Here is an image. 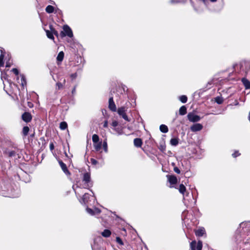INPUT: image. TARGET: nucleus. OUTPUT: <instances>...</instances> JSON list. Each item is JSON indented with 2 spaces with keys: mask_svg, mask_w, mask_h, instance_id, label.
Segmentation results:
<instances>
[{
  "mask_svg": "<svg viewBox=\"0 0 250 250\" xmlns=\"http://www.w3.org/2000/svg\"><path fill=\"white\" fill-rule=\"evenodd\" d=\"M60 36L62 37H64L66 36L71 38L73 37V32L71 29L67 25H64L63 26V31H61Z\"/></svg>",
  "mask_w": 250,
  "mask_h": 250,
  "instance_id": "f257e3e1",
  "label": "nucleus"
},
{
  "mask_svg": "<svg viewBox=\"0 0 250 250\" xmlns=\"http://www.w3.org/2000/svg\"><path fill=\"white\" fill-rule=\"evenodd\" d=\"M90 191L91 193V194L87 193H85L82 199V201L84 204H86L88 203L89 201H90V198H92V199L93 200H95V197H94V193L92 192L91 190H90Z\"/></svg>",
  "mask_w": 250,
  "mask_h": 250,
  "instance_id": "20e7f679",
  "label": "nucleus"
},
{
  "mask_svg": "<svg viewBox=\"0 0 250 250\" xmlns=\"http://www.w3.org/2000/svg\"><path fill=\"white\" fill-rule=\"evenodd\" d=\"M180 1H181V0H171V3L179 2Z\"/></svg>",
  "mask_w": 250,
  "mask_h": 250,
  "instance_id": "09e8293b",
  "label": "nucleus"
},
{
  "mask_svg": "<svg viewBox=\"0 0 250 250\" xmlns=\"http://www.w3.org/2000/svg\"><path fill=\"white\" fill-rule=\"evenodd\" d=\"M108 126V122L107 120L105 121L103 124V127L106 128Z\"/></svg>",
  "mask_w": 250,
  "mask_h": 250,
  "instance_id": "c03bdc74",
  "label": "nucleus"
},
{
  "mask_svg": "<svg viewBox=\"0 0 250 250\" xmlns=\"http://www.w3.org/2000/svg\"><path fill=\"white\" fill-rule=\"evenodd\" d=\"M64 58V53L62 51H61L59 53L57 57V60L58 62H61L63 60Z\"/></svg>",
  "mask_w": 250,
  "mask_h": 250,
  "instance_id": "aec40b11",
  "label": "nucleus"
},
{
  "mask_svg": "<svg viewBox=\"0 0 250 250\" xmlns=\"http://www.w3.org/2000/svg\"><path fill=\"white\" fill-rule=\"evenodd\" d=\"M94 147L96 151H99L102 148V142H98L93 144Z\"/></svg>",
  "mask_w": 250,
  "mask_h": 250,
  "instance_id": "f3484780",
  "label": "nucleus"
},
{
  "mask_svg": "<svg viewBox=\"0 0 250 250\" xmlns=\"http://www.w3.org/2000/svg\"><path fill=\"white\" fill-rule=\"evenodd\" d=\"M4 53L2 52L1 54L0 55V67L3 66V58H4Z\"/></svg>",
  "mask_w": 250,
  "mask_h": 250,
  "instance_id": "2f4dec72",
  "label": "nucleus"
},
{
  "mask_svg": "<svg viewBox=\"0 0 250 250\" xmlns=\"http://www.w3.org/2000/svg\"><path fill=\"white\" fill-rule=\"evenodd\" d=\"M102 145H103V147L104 151L105 152H107L108 148H107V142H106V139H105V140H104V141L103 144Z\"/></svg>",
  "mask_w": 250,
  "mask_h": 250,
  "instance_id": "c85d7f7f",
  "label": "nucleus"
},
{
  "mask_svg": "<svg viewBox=\"0 0 250 250\" xmlns=\"http://www.w3.org/2000/svg\"><path fill=\"white\" fill-rule=\"evenodd\" d=\"M202 242L198 241L197 244L196 241H192L190 244V247L191 250H202Z\"/></svg>",
  "mask_w": 250,
  "mask_h": 250,
  "instance_id": "7ed1b4c3",
  "label": "nucleus"
},
{
  "mask_svg": "<svg viewBox=\"0 0 250 250\" xmlns=\"http://www.w3.org/2000/svg\"><path fill=\"white\" fill-rule=\"evenodd\" d=\"M187 117L190 122L193 123L197 122L201 119V118L199 116L197 115L192 112L188 113L187 115Z\"/></svg>",
  "mask_w": 250,
  "mask_h": 250,
  "instance_id": "39448f33",
  "label": "nucleus"
},
{
  "mask_svg": "<svg viewBox=\"0 0 250 250\" xmlns=\"http://www.w3.org/2000/svg\"><path fill=\"white\" fill-rule=\"evenodd\" d=\"M71 93H72V94L73 95H74L75 94V93H76V86H75V87L73 88V89H72V90Z\"/></svg>",
  "mask_w": 250,
  "mask_h": 250,
  "instance_id": "de8ad7c7",
  "label": "nucleus"
},
{
  "mask_svg": "<svg viewBox=\"0 0 250 250\" xmlns=\"http://www.w3.org/2000/svg\"><path fill=\"white\" fill-rule=\"evenodd\" d=\"M5 153L7 154L9 157H14L16 155V152L15 151H5Z\"/></svg>",
  "mask_w": 250,
  "mask_h": 250,
  "instance_id": "473e14b6",
  "label": "nucleus"
},
{
  "mask_svg": "<svg viewBox=\"0 0 250 250\" xmlns=\"http://www.w3.org/2000/svg\"><path fill=\"white\" fill-rule=\"evenodd\" d=\"M50 150H52L54 148V146L53 143H51L49 145Z\"/></svg>",
  "mask_w": 250,
  "mask_h": 250,
  "instance_id": "49530a36",
  "label": "nucleus"
},
{
  "mask_svg": "<svg viewBox=\"0 0 250 250\" xmlns=\"http://www.w3.org/2000/svg\"><path fill=\"white\" fill-rule=\"evenodd\" d=\"M175 172H176L177 174H180L181 171L180 170L176 167H175L173 169Z\"/></svg>",
  "mask_w": 250,
  "mask_h": 250,
  "instance_id": "79ce46f5",
  "label": "nucleus"
},
{
  "mask_svg": "<svg viewBox=\"0 0 250 250\" xmlns=\"http://www.w3.org/2000/svg\"><path fill=\"white\" fill-rule=\"evenodd\" d=\"M241 82L246 89H250V81L249 80L246 78H243L241 80Z\"/></svg>",
  "mask_w": 250,
  "mask_h": 250,
  "instance_id": "9b49d317",
  "label": "nucleus"
},
{
  "mask_svg": "<svg viewBox=\"0 0 250 250\" xmlns=\"http://www.w3.org/2000/svg\"><path fill=\"white\" fill-rule=\"evenodd\" d=\"M112 128H114L118 126V122L116 121H113L111 124Z\"/></svg>",
  "mask_w": 250,
  "mask_h": 250,
  "instance_id": "58836bf2",
  "label": "nucleus"
},
{
  "mask_svg": "<svg viewBox=\"0 0 250 250\" xmlns=\"http://www.w3.org/2000/svg\"><path fill=\"white\" fill-rule=\"evenodd\" d=\"M203 126L201 124H194L190 126V130L192 132L200 131L202 129Z\"/></svg>",
  "mask_w": 250,
  "mask_h": 250,
  "instance_id": "423d86ee",
  "label": "nucleus"
},
{
  "mask_svg": "<svg viewBox=\"0 0 250 250\" xmlns=\"http://www.w3.org/2000/svg\"><path fill=\"white\" fill-rule=\"evenodd\" d=\"M186 188L185 186L183 184H180V185L179 186V192L184 195L185 192L186 191Z\"/></svg>",
  "mask_w": 250,
  "mask_h": 250,
  "instance_id": "b1692460",
  "label": "nucleus"
},
{
  "mask_svg": "<svg viewBox=\"0 0 250 250\" xmlns=\"http://www.w3.org/2000/svg\"><path fill=\"white\" fill-rule=\"evenodd\" d=\"M6 67H10V65L7 62L6 63Z\"/></svg>",
  "mask_w": 250,
  "mask_h": 250,
  "instance_id": "5fc2aeb1",
  "label": "nucleus"
},
{
  "mask_svg": "<svg viewBox=\"0 0 250 250\" xmlns=\"http://www.w3.org/2000/svg\"><path fill=\"white\" fill-rule=\"evenodd\" d=\"M21 118L23 121L28 123L32 120V115L30 113L25 112L22 115Z\"/></svg>",
  "mask_w": 250,
  "mask_h": 250,
  "instance_id": "0eeeda50",
  "label": "nucleus"
},
{
  "mask_svg": "<svg viewBox=\"0 0 250 250\" xmlns=\"http://www.w3.org/2000/svg\"><path fill=\"white\" fill-rule=\"evenodd\" d=\"M45 32L46 33V36L49 39L53 40H54V37L53 35V33L52 32V31L51 30L49 31L48 30H45Z\"/></svg>",
  "mask_w": 250,
  "mask_h": 250,
  "instance_id": "5701e85b",
  "label": "nucleus"
},
{
  "mask_svg": "<svg viewBox=\"0 0 250 250\" xmlns=\"http://www.w3.org/2000/svg\"><path fill=\"white\" fill-rule=\"evenodd\" d=\"M241 154L238 151L236 150L232 154V156L233 158H236L239 156H240Z\"/></svg>",
  "mask_w": 250,
  "mask_h": 250,
  "instance_id": "4c0bfd02",
  "label": "nucleus"
},
{
  "mask_svg": "<svg viewBox=\"0 0 250 250\" xmlns=\"http://www.w3.org/2000/svg\"><path fill=\"white\" fill-rule=\"evenodd\" d=\"M168 182L172 185H174L177 182V179L174 175H167Z\"/></svg>",
  "mask_w": 250,
  "mask_h": 250,
  "instance_id": "f8f14e48",
  "label": "nucleus"
},
{
  "mask_svg": "<svg viewBox=\"0 0 250 250\" xmlns=\"http://www.w3.org/2000/svg\"><path fill=\"white\" fill-rule=\"evenodd\" d=\"M54 7L50 5H48L45 8L46 12L49 14L53 13L54 12Z\"/></svg>",
  "mask_w": 250,
  "mask_h": 250,
  "instance_id": "4be33fe9",
  "label": "nucleus"
},
{
  "mask_svg": "<svg viewBox=\"0 0 250 250\" xmlns=\"http://www.w3.org/2000/svg\"><path fill=\"white\" fill-rule=\"evenodd\" d=\"M195 235L197 236H202L205 233V230L204 228L199 229L195 232Z\"/></svg>",
  "mask_w": 250,
  "mask_h": 250,
  "instance_id": "ddd939ff",
  "label": "nucleus"
},
{
  "mask_svg": "<svg viewBox=\"0 0 250 250\" xmlns=\"http://www.w3.org/2000/svg\"><path fill=\"white\" fill-rule=\"evenodd\" d=\"M215 102L218 104H221L223 102V99L221 96H217L215 98Z\"/></svg>",
  "mask_w": 250,
  "mask_h": 250,
  "instance_id": "393cba45",
  "label": "nucleus"
},
{
  "mask_svg": "<svg viewBox=\"0 0 250 250\" xmlns=\"http://www.w3.org/2000/svg\"><path fill=\"white\" fill-rule=\"evenodd\" d=\"M172 165L174 166L175 165V164L174 163H172Z\"/></svg>",
  "mask_w": 250,
  "mask_h": 250,
  "instance_id": "bf43d9fd",
  "label": "nucleus"
},
{
  "mask_svg": "<svg viewBox=\"0 0 250 250\" xmlns=\"http://www.w3.org/2000/svg\"><path fill=\"white\" fill-rule=\"evenodd\" d=\"M21 84L22 86L26 84V79L23 75H21Z\"/></svg>",
  "mask_w": 250,
  "mask_h": 250,
  "instance_id": "c756f323",
  "label": "nucleus"
},
{
  "mask_svg": "<svg viewBox=\"0 0 250 250\" xmlns=\"http://www.w3.org/2000/svg\"><path fill=\"white\" fill-rule=\"evenodd\" d=\"M126 108L125 106L119 107L117 110L118 114L121 116L124 120L126 121L129 122L130 120L128 119L126 114Z\"/></svg>",
  "mask_w": 250,
  "mask_h": 250,
  "instance_id": "f03ea898",
  "label": "nucleus"
},
{
  "mask_svg": "<svg viewBox=\"0 0 250 250\" xmlns=\"http://www.w3.org/2000/svg\"><path fill=\"white\" fill-rule=\"evenodd\" d=\"M1 79L3 80V79H4L5 80L6 79V78H5V76H4V74L2 73L1 74Z\"/></svg>",
  "mask_w": 250,
  "mask_h": 250,
  "instance_id": "8fccbe9b",
  "label": "nucleus"
},
{
  "mask_svg": "<svg viewBox=\"0 0 250 250\" xmlns=\"http://www.w3.org/2000/svg\"><path fill=\"white\" fill-rule=\"evenodd\" d=\"M101 234L103 237L107 238L111 235V232L109 229H105L101 233Z\"/></svg>",
  "mask_w": 250,
  "mask_h": 250,
  "instance_id": "dca6fc26",
  "label": "nucleus"
},
{
  "mask_svg": "<svg viewBox=\"0 0 250 250\" xmlns=\"http://www.w3.org/2000/svg\"><path fill=\"white\" fill-rule=\"evenodd\" d=\"M116 241L117 243H118L120 245H121V246L124 245V243H123L122 240L119 237H116Z\"/></svg>",
  "mask_w": 250,
  "mask_h": 250,
  "instance_id": "c9c22d12",
  "label": "nucleus"
},
{
  "mask_svg": "<svg viewBox=\"0 0 250 250\" xmlns=\"http://www.w3.org/2000/svg\"><path fill=\"white\" fill-rule=\"evenodd\" d=\"M109 105L108 107L112 111H116L117 110L116 106L113 101V97H110L109 99Z\"/></svg>",
  "mask_w": 250,
  "mask_h": 250,
  "instance_id": "6e6552de",
  "label": "nucleus"
},
{
  "mask_svg": "<svg viewBox=\"0 0 250 250\" xmlns=\"http://www.w3.org/2000/svg\"><path fill=\"white\" fill-rule=\"evenodd\" d=\"M86 211L89 214L91 215H94V211L92 209L87 208Z\"/></svg>",
  "mask_w": 250,
  "mask_h": 250,
  "instance_id": "e433bc0d",
  "label": "nucleus"
},
{
  "mask_svg": "<svg viewBox=\"0 0 250 250\" xmlns=\"http://www.w3.org/2000/svg\"><path fill=\"white\" fill-rule=\"evenodd\" d=\"M234 104L235 105H239V103L237 101H235Z\"/></svg>",
  "mask_w": 250,
  "mask_h": 250,
  "instance_id": "3c124183",
  "label": "nucleus"
},
{
  "mask_svg": "<svg viewBox=\"0 0 250 250\" xmlns=\"http://www.w3.org/2000/svg\"><path fill=\"white\" fill-rule=\"evenodd\" d=\"M29 128L28 126H24L22 129V133L24 136H26L29 132Z\"/></svg>",
  "mask_w": 250,
  "mask_h": 250,
  "instance_id": "7c9ffc66",
  "label": "nucleus"
},
{
  "mask_svg": "<svg viewBox=\"0 0 250 250\" xmlns=\"http://www.w3.org/2000/svg\"><path fill=\"white\" fill-rule=\"evenodd\" d=\"M179 143V139L178 138H172L170 141V144L172 146H176Z\"/></svg>",
  "mask_w": 250,
  "mask_h": 250,
  "instance_id": "a211bd4d",
  "label": "nucleus"
},
{
  "mask_svg": "<svg viewBox=\"0 0 250 250\" xmlns=\"http://www.w3.org/2000/svg\"><path fill=\"white\" fill-rule=\"evenodd\" d=\"M63 86V83L61 82H58L56 83V89L59 90L62 88Z\"/></svg>",
  "mask_w": 250,
  "mask_h": 250,
  "instance_id": "72a5a7b5",
  "label": "nucleus"
},
{
  "mask_svg": "<svg viewBox=\"0 0 250 250\" xmlns=\"http://www.w3.org/2000/svg\"><path fill=\"white\" fill-rule=\"evenodd\" d=\"M65 79H63V80H62V83H63V85H64V84L65 83Z\"/></svg>",
  "mask_w": 250,
  "mask_h": 250,
  "instance_id": "603ef678",
  "label": "nucleus"
},
{
  "mask_svg": "<svg viewBox=\"0 0 250 250\" xmlns=\"http://www.w3.org/2000/svg\"><path fill=\"white\" fill-rule=\"evenodd\" d=\"M134 145L137 147H141L142 145V141L140 138H135L134 140Z\"/></svg>",
  "mask_w": 250,
  "mask_h": 250,
  "instance_id": "4468645a",
  "label": "nucleus"
},
{
  "mask_svg": "<svg viewBox=\"0 0 250 250\" xmlns=\"http://www.w3.org/2000/svg\"><path fill=\"white\" fill-rule=\"evenodd\" d=\"M242 225H243V223H241L239 225L241 227Z\"/></svg>",
  "mask_w": 250,
  "mask_h": 250,
  "instance_id": "13d9d810",
  "label": "nucleus"
},
{
  "mask_svg": "<svg viewBox=\"0 0 250 250\" xmlns=\"http://www.w3.org/2000/svg\"><path fill=\"white\" fill-rule=\"evenodd\" d=\"M12 71L16 75H18L19 70L17 68H13Z\"/></svg>",
  "mask_w": 250,
  "mask_h": 250,
  "instance_id": "37998d69",
  "label": "nucleus"
},
{
  "mask_svg": "<svg viewBox=\"0 0 250 250\" xmlns=\"http://www.w3.org/2000/svg\"><path fill=\"white\" fill-rule=\"evenodd\" d=\"M74 189V190H75V192L76 194H77V191H76V189Z\"/></svg>",
  "mask_w": 250,
  "mask_h": 250,
  "instance_id": "4d7b16f0",
  "label": "nucleus"
},
{
  "mask_svg": "<svg viewBox=\"0 0 250 250\" xmlns=\"http://www.w3.org/2000/svg\"><path fill=\"white\" fill-rule=\"evenodd\" d=\"M113 129L116 132V133L118 135H121L123 134V128L121 126L118 125L117 127L113 128Z\"/></svg>",
  "mask_w": 250,
  "mask_h": 250,
  "instance_id": "2eb2a0df",
  "label": "nucleus"
},
{
  "mask_svg": "<svg viewBox=\"0 0 250 250\" xmlns=\"http://www.w3.org/2000/svg\"><path fill=\"white\" fill-rule=\"evenodd\" d=\"M0 50V52H1V53L2 52H3L4 53H5V52H4V50L3 48H1Z\"/></svg>",
  "mask_w": 250,
  "mask_h": 250,
  "instance_id": "864d4df0",
  "label": "nucleus"
},
{
  "mask_svg": "<svg viewBox=\"0 0 250 250\" xmlns=\"http://www.w3.org/2000/svg\"><path fill=\"white\" fill-rule=\"evenodd\" d=\"M83 181L85 182V184H86V185L84 187V188H87V187L88 186V184L90 181V175L89 173L86 172L84 174L83 177Z\"/></svg>",
  "mask_w": 250,
  "mask_h": 250,
  "instance_id": "9d476101",
  "label": "nucleus"
},
{
  "mask_svg": "<svg viewBox=\"0 0 250 250\" xmlns=\"http://www.w3.org/2000/svg\"><path fill=\"white\" fill-rule=\"evenodd\" d=\"M50 30L53 33V35L54 34L56 36H58V32L54 28H53L52 27V25H50Z\"/></svg>",
  "mask_w": 250,
  "mask_h": 250,
  "instance_id": "f704fd0d",
  "label": "nucleus"
},
{
  "mask_svg": "<svg viewBox=\"0 0 250 250\" xmlns=\"http://www.w3.org/2000/svg\"><path fill=\"white\" fill-rule=\"evenodd\" d=\"M59 163L64 173L67 175H70V173L68 170L66 165L61 160L59 161Z\"/></svg>",
  "mask_w": 250,
  "mask_h": 250,
  "instance_id": "1a4fd4ad",
  "label": "nucleus"
},
{
  "mask_svg": "<svg viewBox=\"0 0 250 250\" xmlns=\"http://www.w3.org/2000/svg\"><path fill=\"white\" fill-rule=\"evenodd\" d=\"M179 99L182 103H186L188 100V98L185 95H182L180 96Z\"/></svg>",
  "mask_w": 250,
  "mask_h": 250,
  "instance_id": "bb28decb",
  "label": "nucleus"
},
{
  "mask_svg": "<svg viewBox=\"0 0 250 250\" xmlns=\"http://www.w3.org/2000/svg\"><path fill=\"white\" fill-rule=\"evenodd\" d=\"M60 127L62 130H64L67 127V124L65 122H62L60 123Z\"/></svg>",
  "mask_w": 250,
  "mask_h": 250,
  "instance_id": "a878e982",
  "label": "nucleus"
},
{
  "mask_svg": "<svg viewBox=\"0 0 250 250\" xmlns=\"http://www.w3.org/2000/svg\"><path fill=\"white\" fill-rule=\"evenodd\" d=\"M160 130L163 133H167L168 131L167 126L165 125H161L160 126Z\"/></svg>",
  "mask_w": 250,
  "mask_h": 250,
  "instance_id": "412c9836",
  "label": "nucleus"
},
{
  "mask_svg": "<svg viewBox=\"0 0 250 250\" xmlns=\"http://www.w3.org/2000/svg\"><path fill=\"white\" fill-rule=\"evenodd\" d=\"M77 73H74L70 75V78H71L72 81L75 80L77 78Z\"/></svg>",
  "mask_w": 250,
  "mask_h": 250,
  "instance_id": "ea45409f",
  "label": "nucleus"
},
{
  "mask_svg": "<svg viewBox=\"0 0 250 250\" xmlns=\"http://www.w3.org/2000/svg\"><path fill=\"white\" fill-rule=\"evenodd\" d=\"M217 0H210L211 2H216Z\"/></svg>",
  "mask_w": 250,
  "mask_h": 250,
  "instance_id": "6e6d98bb",
  "label": "nucleus"
},
{
  "mask_svg": "<svg viewBox=\"0 0 250 250\" xmlns=\"http://www.w3.org/2000/svg\"><path fill=\"white\" fill-rule=\"evenodd\" d=\"M101 212V210L98 208H95L94 210V213H100Z\"/></svg>",
  "mask_w": 250,
  "mask_h": 250,
  "instance_id": "a18cd8bd",
  "label": "nucleus"
},
{
  "mask_svg": "<svg viewBox=\"0 0 250 250\" xmlns=\"http://www.w3.org/2000/svg\"><path fill=\"white\" fill-rule=\"evenodd\" d=\"M90 161L91 164L93 165H96L98 163L97 161L94 158H91Z\"/></svg>",
  "mask_w": 250,
  "mask_h": 250,
  "instance_id": "a19ab883",
  "label": "nucleus"
},
{
  "mask_svg": "<svg viewBox=\"0 0 250 250\" xmlns=\"http://www.w3.org/2000/svg\"><path fill=\"white\" fill-rule=\"evenodd\" d=\"M187 113V107L185 105L182 106L179 109V114L184 115Z\"/></svg>",
  "mask_w": 250,
  "mask_h": 250,
  "instance_id": "6ab92c4d",
  "label": "nucleus"
},
{
  "mask_svg": "<svg viewBox=\"0 0 250 250\" xmlns=\"http://www.w3.org/2000/svg\"><path fill=\"white\" fill-rule=\"evenodd\" d=\"M92 139L93 144L99 142V137L97 134L93 135Z\"/></svg>",
  "mask_w": 250,
  "mask_h": 250,
  "instance_id": "cd10ccee",
  "label": "nucleus"
}]
</instances>
